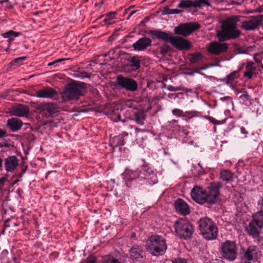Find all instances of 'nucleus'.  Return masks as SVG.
<instances>
[{"label":"nucleus","mask_w":263,"mask_h":263,"mask_svg":"<svg viewBox=\"0 0 263 263\" xmlns=\"http://www.w3.org/2000/svg\"><path fill=\"white\" fill-rule=\"evenodd\" d=\"M152 40L146 36L140 38L132 45L133 48L136 51H144L152 45Z\"/></svg>","instance_id":"19"},{"label":"nucleus","mask_w":263,"mask_h":263,"mask_svg":"<svg viewBox=\"0 0 263 263\" xmlns=\"http://www.w3.org/2000/svg\"><path fill=\"white\" fill-rule=\"evenodd\" d=\"M167 89L172 91H176L178 90H182L185 92L191 91L190 89H188L183 86H180L179 87H174L172 85H170L167 87Z\"/></svg>","instance_id":"42"},{"label":"nucleus","mask_w":263,"mask_h":263,"mask_svg":"<svg viewBox=\"0 0 263 263\" xmlns=\"http://www.w3.org/2000/svg\"><path fill=\"white\" fill-rule=\"evenodd\" d=\"M19 160L15 156H8L5 159L4 166L7 172L12 173L18 165Z\"/></svg>","instance_id":"18"},{"label":"nucleus","mask_w":263,"mask_h":263,"mask_svg":"<svg viewBox=\"0 0 263 263\" xmlns=\"http://www.w3.org/2000/svg\"><path fill=\"white\" fill-rule=\"evenodd\" d=\"M237 247L234 241L226 240L222 243L219 248V251L222 258L230 261H233L237 257Z\"/></svg>","instance_id":"7"},{"label":"nucleus","mask_w":263,"mask_h":263,"mask_svg":"<svg viewBox=\"0 0 263 263\" xmlns=\"http://www.w3.org/2000/svg\"><path fill=\"white\" fill-rule=\"evenodd\" d=\"M122 111V109L121 108L120 109L118 107L114 106L108 111L107 114L109 118L114 122L124 121L123 120L121 119V114Z\"/></svg>","instance_id":"23"},{"label":"nucleus","mask_w":263,"mask_h":263,"mask_svg":"<svg viewBox=\"0 0 263 263\" xmlns=\"http://www.w3.org/2000/svg\"><path fill=\"white\" fill-rule=\"evenodd\" d=\"M172 113L175 116L178 117H187V115H191L192 112L186 111L184 112L182 110L180 109L175 108L172 110Z\"/></svg>","instance_id":"41"},{"label":"nucleus","mask_w":263,"mask_h":263,"mask_svg":"<svg viewBox=\"0 0 263 263\" xmlns=\"http://www.w3.org/2000/svg\"><path fill=\"white\" fill-rule=\"evenodd\" d=\"M148 176L146 177V179L148 180L149 184H154L158 182V180L157 179L156 175L154 173V171L152 170H150L148 172Z\"/></svg>","instance_id":"36"},{"label":"nucleus","mask_w":263,"mask_h":263,"mask_svg":"<svg viewBox=\"0 0 263 263\" xmlns=\"http://www.w3.org/2000/svg\"><path fill=\"white\" fill-rule=\"evenodd\" d=\"M221 100L224 101V100H231V98L229 96H226L224 97L221 98Z\"/></svg>","instance_id":"61"},{"label":"nucleus","mask_w":263,"mask_h":263,"mask_svg":"<svg viewBox=\"0 0 263 263\" xmlns=\"http://www.w3.org/2000/svg\"><path fill=\"white\" fill-rule=\"evenodd\" d=\"M139 175L140 174L138 171H133L131 170H126L125 172V176L127 185H128V182L138 178Z\"/></svg>","instance_id":"29"},{"label":"nucleus","mask_w":263,"mask_h":263,"mask_svg":"<svg viewBox=\"0 0 263 263\" xmlns=\"http://www.w3.org/2000/svg\"><path fill=\"white\" fill-rule=\"evenodd\" d=\"M191 196L192 198L199 204H202L205 203L204 189L201 186H194L191 191Z\"/></svg>","instance_id":"15"},{"label":"nucleus","mask_w":263,"mask_h":263,"mask_svg":"<svg viewBox=\"0 0 263 263\" xmlns=\"http://www.w3.org/2000/svg\"><path fill=\"white\" fill-rule=\"evenodd\" d=\"M222 187V184L220 182H212L210 183L206 189H204L205 195V203L209 205L216 203L220 195V189Z\"/></svg>","instance_id":"8"},{"label":"nucleus","mask_w":263,"mask_h":263,"mask_svg":"<svg viewBox=\"0 0 263 263\" xmlns=\"http://www.w3.org/2000/svg\"><path fill=\"white\" fill-rule=\"evenodd\" d=\"M174 226L176 233L180 238L187 240L192 237L194 229L188 220L180 218L174 223Z\"/></svg>","instance_id":"6"},{"label":"nucleus","mask_w":263,"mask_h":263,"mask_svg":"<svg viewBox=\"0 0 263 263\" xmlns=\"http://www.w3.org/2000/svg\"><path fill=\"white\" fill-rule=\"evenodd\" d=\"M145 33L152 36L153 39L162 40L164 42H169L174 47L179 50H188L191 47V42L181 36H173L168 33L160 30H149Z\"/></svg>","instance_id":"1"},{"label":"nucleus","mask_w":263,"mask_h":263,"mask_svg":"<svg viewBox=\"0 0 263 263\" xmlns=\"http://www.w3.org/2000/svg\"><path fill=\"white\" fill-rule=\"evenodd\" d=\"M7 136V132L6 129L0 128V138Z\"/></svg>","instance_id":"53"},{"label":"nucleus","mask_w":263,"mask_h":263,"mask_svg":"<svg viewBox=\"0 0 263 263\" xmlns=\"http://www.w3.org/2000/svg\"><path fill=\"white\" fill-rule=\"evenodd\" d=\"M39 108L47 111L50 115L54 114L56 111V107L52 103H41L39 105Z\"/></svg>","instance_id":"28"},{"label":"nucleus","mask_w":263,"mask_h":263,"mask_svg":"<svg viewBox=\"0 0 263 263\" xmlns=\"http://www.w3.org/2000/svg\"><path fill=\"white\" fill-rule=\"evenodd\" d=\"M159 53L162 56H165L170 52L172 51V48L167 44H163L158 48Z\"/></svg>","instance_id":"33"},{"label":"nucleus","mask_w":263,"mask_h":263,"mask_svg":"<svg viewBox=\"0 0 263 263\" xmlns=\"http://www.w3.org/2000/svg\"><path fill=\"white\" fill-rule=\"evenodd\" d=\"M173 263H187V261L185 259L177 258L173 261Z\"/></svg>","instance_id":"52"},{"label":"nucleus","mask_w":263,"mask_h":263,"mask_svg":"<svg viewBox=\"0 0 263 263\" xmlns=\"http://www.w3.org/2000/svg\"><path fill=\"white\" fill-rule=\"evenodd\" d=\"M90 86L89 84L83 82L73 81L68 83L61 93L64 101L78 100L83 95L82 90Z\"/></svg>","instance_id":"3"},{"label":"nucleus","mask_w":263,"mask_h":263,"mask_svg":"<svg viewBox=\"0 0 263 263\" xmlns=\"http://www.w3.org/2000/svg\"><path fill=\"white\" fill-rule=\"evenodd\" d=\"M262 14L251 16L247 20L241 22L240 28L246 31L255 30L262 25Z\"/></svg>","instance_id":"11"},{"label":"nucleus","mask_w":263,"mask_h":263,"mask_svg":"<svg viewBox=\"0 0 263 263\" xmlns=\"http://www.w3.org/2000/svg\"><path fill=\"white\" fill-rule=\"evenodd\" d=\"M240 130H241V133L242 134H243L245 135L244 136V138L247 137V135L248 134V132L247 131L246 128L243 127H241L240 128Z\"/></svg>","instance_id":"56"},{"label":"nucleus","mask_w":263,"mask_h":263,"mask_svg":"<svg viewBox=\"0 0 263 263\" xmlns=\"http://www.w3.org/2000/svg\"><path fill=\"white\" fill-rule=\"evenodd\" d=\"M174 96H175V98H176L178 97V93H176V94L169 93L168 95V97L170 98H172Z\"/></svg>","instance_id":"60"},{"label":"nucleus","mask_w":263,"mask_h":263,"mask_svg":"<svg viewBox=\"0 0 263 263\" xmlns=\"http://www.w3.org/2000/svg\"><path fill=\"white\" fill-rule=\"evenodd\" d=\"M204 68L203 67L197 68V69H196V70H195V71L194 72H189L187 73V74L190 75V76H192L194 74V72H198L199 70H202Z\"/></svg>","instance_id":"57"},{"label":"nucleus","mask_w":263,"mask_h":263,"mask_svg":"<svg viewBox=\"0 0 263 263\" xmlns=\"http://www.w3.org/2000/svg\"><path fill=\"white\" fill-rule=\"evenodd\" d=\"M21 34V33L18 32H15L13 30H9L7 32H6L2 34V35L4 38L10 39L11 37H17Z\"/></svg>","instance_id":"38"},{"label":"nucleus","mask_w":263,"mask_h":263,"mask_svg":"<svg viewBox=\"0 0 263 263\" xmlns=\"http://www.w3.org/2000/svg\"><path fill=\"white\" fill-rule=\"evenodd\" d=\"M181 132L185 135H187L189 134V132L187 131H186V129H185L184 127H182Z\"/></svg>","instance_id":"62"},{"label":"nucleus","mask_w":263,"mask_h":263,"mask_svg":"<svg viewBox=\"0 0 263 263\" xmlns=\"http://www.w3.org/2000/svg\"><path fill=\"white\" fill-rule=\"evenodd\" d=\"M23 174L21 172V173H19L18 174H17L16 175H15V176H16L17 177V179H19L22 178V176H23Z\"/></svg>","instance_id":"64"},{"label":"nucleus","mask_w":263,"mask_h":263,"mask_svg":"<svg viewBox=\"0 0 263 263\" xmlns=\"http://www.w3.org/2000/svg\"><path fill=\"white\" fill-rule=\"evenodd\" d=\"M70 59H69V58L60 59L57 60H55V61H54L53 62L49 63L48 64V66L53 65L54 66H56L59 63L61 62L62 61H66V60H70Z\"/></svg>","instance_id":"44"},{"label":"nucleus","mask_w":263,"mask_h":263,"mask_svg":"<svg viewBox=\"0 0 263 263\" xmlns=\"http://www.w3.org/2000/svg\"><path fill=\"white\" fill-rule=\"evenodd\" d=\"M10 92H12V90L10 89L6 90L0 95V97L3 99H6Z\"/></svg>","instance_id":"49"},{"label":"nucleus","mask_w":263,"mask_h":263,"mask_svg":"<svg viewBox=\"0 0 263 263\" xmlns=\"http://www.w3.org/2000/svg\"><path fill=\"white\" fill-rule=\"evenodd\" d=\"M20 181V179H17L16 180H15L14 181H13L11 183V185L12 186H14L15 184H16L17 183H18V182Z\"/></svg>","instance_id":"59"},{"label":"nucleus","mask_w":263,"mask_h":263,"mask_svg":"<svg viewBox=\"0 0 263 263\" xmlns=\"http://www.w3.org/2000/svg\"><path fill=\"white\" fill-rule=\"evenodd\" d=\"M239 70L233 71L228 74L226 78L221 80V81L226 84H232L235 79L239 77Z\"/></svg>","instance_id":"27"},{"label":"nucleus","mask_w":263,"mask_h":263,"mask_svg":"<svg viewBox=\"0 0 263 263\" xmlns=\"http://www.w3.org/2000/svg\"><path fill=\"white\" fill-rule=\"evenodd\" d=\"M191 7L194 8H200L201 7V5L200 3V0H191Z\"/></svg>","instance_id":"46"},{"label":"nucleus","mask_w":263,"mask_h":263,"mask_svg":"<svg viewBox=\"0 0 263 263\" xmlns=\"http://www.w3.org/2000/svg\"><path fill=\"white\" fill-rule=\"evenodd\" d=\"M57 95V91L52 88L45 87L36 91L33 96L42 98H52Z\"/></svg>","instance_id":"21"},{"label":"nucleus","mask_w":263,"mask_h":263,"mask_svg":"<svg viewBox=\"0 0 263 263\" xmlns=\"http://www.w3.org/2000/svg\"><path fill=\"white\" fill-rule=\"evenodd\" d=\"M183 12V10H181L177 9H170L167 6H165L162 12V14H179Z\"/></svg>","instance_id":"37"},{"label":"nucleus","mask_w":263,"mask_h":263,"mask_svg":"<svg viewBox=\"0 0 263 263\" xmlns=\"http://www.w3.org/2000/svg\"><path fill=\"white\" fill-rule=\"evenodd\" d=\"M174 207L176 212L186 216L190 213V208L187 203L183 199L178 198L174 203Z\"/></svg>","instance_id":"17"},{"label":"nucleus","mask_w":263,"mask_h":263,"mask_svg":"<svg viewBox=\"0 0 263 263\" xmlns=\"http://www.w3.org/2000/svg\"><path fill=\"white\" fill-rule=\"evenodd\" d=\"M261 210L260 211H263V197H261L259 201Z\"/></svg>","instance_id":"58"},{"label":"nucleus","mask_w":263,"mask_h":263,"mask_svg":"<svg viewBox=\"0 0 263 263\" xmlns=\"http://www.w3.org/2000/svg\"><path fill=\"white\" fill-rule=\"evenodd\" d=\"M8 175H6L4 176L0 177V190L2 191L4 189L5 184L6 182H8Z\"/></svg>","instance_id":"43"},{"label":"nucleus","mask_w":263,"mask_h":263,"mask_svg":"<svg viewBox=\"0 0 263 263\" xmlns=\"http://www.w3.org/2000/svg\"><path fill=\"white\" fill-rule=\"evenodd\" d=\"M9 110L11 115L20 117L26 116L29 114V107L27 105L22 104L12 106Z\"/></svg>","instance_id":"14"},{"label":"nucleus","mask_w":263,"mask_h":263,"mask_svg":"<svg viewBox=\"0 0 263 263\" xmlns=\"http://www.w3.org/2000/svg\"><path fill=\"white\" fill-rule=\"evenodd\" d=\"M153 82H147V87L151 88L152 85H153Z\"/></svg>","instance_id":"63"},{"label":"nucleus","mask_w":263,"mask_h":263,"mask_svg":"<svg viewBox=\"0 0 263 263\" xmlns=\"http://www.w3.org/2000/svg\"><path fill=\"white\" fill-rule=\"evenodd\" d=\"M22 125L23 122L20 119L15 118L8 119L6 124V126L13 132L20 130Z\"/></svg>","instance_id":"22"},{"label":"nucleus","mask_w":263,"mask_h":263,"mask_svg":"<svg viewBox=\"0 0 263 263\" xmlns=\"http://www.w3.org/2000/svg\"><path fill=\"white\" fill-rule=\"evenodd\" d=\"M228 49V46L227 43L213 42L209 44L207 51L211 54L218 55L225 53Z\"/></svg>","instance_id":"13"},{"label":"nucleus","mask_w":263,"mask_h":263,"mask_svg":"<svg viewBox=\"0 0 263 263\" xmlns=\"http://www.w3.org/2000/svg\"><path fill=\"white\" fill-rule=\"evenodd\" d=\"M145 118L146 115L143 112L137 111L134 113L133 116V120L139 124L143 125Z\"/></svg>","instance_id":"30"},{"label":"nucleus","mask_w":263,"mask_h":263,"mask_svg":"<svg viewBox=\"0 0 263 263\" xmlns=\"http://www.w3.org/2000/svg\"><path fill=\"white\" fill-rule=\"evenodd\" d=\"M177 7L184 9L190 8H191V0H182Z\"/></svg>","instance_id":"40"},{"label":"nucleus","mask_w":263,"mask_h":263,"mask_svg":"<svg viewBox=\"0 0 263 263\" xmlns=\"http://www.w3.org/2000/svg\"><path fill=\"white\" fill-rule=\"evenodd\" d=\"M258 248L255 246L249 247L240 257V263H252L257 259L258 253Z\"/></svg>","instance_id":"12"},{"label":"nucleus","mask_w":263,"mask_h":263,"mask_svg":"<svg viewBox=\"0 0 263 263\" xmlns=\"http://www.w3.org/2000/svg\"><path fill=\"white\" fill-rule=\"evenodd\" d=\"M25 59H26V57H25L15 59L12 61L11 64L13 65H15L16 64H18L19 63V62L22 61Z\"/></svg>","instance_id":"50"},{"label":"nucleus","mask_w":263,"mask_h":263,"mask_svg":"<svg viewBox=\"0 0 263 263\" xmlns=\"http://www.w3.org/2000/svg\"><path fill=\"white\" fill-rule=\"evenodd\" d=\"M115 86L119 89H124L127 91L134 92L138 90L137 82L132 78L120 74L116 77Z\"/></svg>","instance_id":"9"},{"label":"nucleus","mask_w":263,"mask_h":263,"mask_svg":"<svg viewBox=\"0 0 263 263\" xmlns=\"http://www.w3.org/2000/svg\"><path fill=\"white\" fill-rule=\"evenodd\" d=\"M256 68L255 67V63L252 61L248 62L246 66V71L243 73V77L248 79H251L254 75H256L255 70Z\"/></svg>","instance_id":"24"},{"label":"nucleus","mask_w":263,"mask_h":263,"mask_svg":"<svg viewBox=\"0 0 263 263\" xmlns=\"http://www.w3.org/2000/svg\"><path fill=\"white\" fill-rule=\"evenodd\" d=\"M201 234L206 240H215L218 237V228L215 223L206 217L201 218L198 222Z\"/></svg>","instance_id":"4"},{"label":"nucleus","mask_w":263,"mask_h":263,"mask_svg":"<svg viewBox=\"0 0 263 263\" xmlns=\"http://www.w3.org/2000/svg\"><path fill=\"white\" fill-rule=\"evenodd\" d=\"M206 118L214 124H218V121L216 120L215 118H213L212 117L208 116Z\"/></svg>","instance_id":"54"},{"label":"nucleus","mask_w":263,"mask_h":263,"mask_svg":"<svg viewBox=\"0 0 263 263\" xmlns=\"http://www.w3.org/2000/svg\"><path fill=\"white\" fill-rule=\"evenodd\" d=\"M130 258L134 262L140 261L144 256V252L141 246L134 245L129 250Z\"/></svg>","instance_id":"16"},{"label":"nucleus","mask_w":263,"mask_h":263,"mask_svg":"<svg viewBox=\"0 0 263 263\" xmlns=\"http://www.w3.org/2000/svg\"><path fill=\"white\" fill-rule=\"evenodd\" d=\"M241 16L233 15L223 20L221 25V30L218 33L221 41H226L238 38L241 31L237 29V23L240 21Z\"/></svg>","instance_id":"2"},{"label":"nucleus","mask_w":263,"mask_h":263,"mask_svg":"<svg viewBox=\"0 0 263 263\" xmlns=\"http://www.w3.org/2000/svg\"><path fill=\"white\" fill-rule=\"evenodd\" d=\"M145 247L146 250L154 256L163 255L167 249L165 239L158 235L150 236Z\"/></svg>","instance_id":"5"},{"label":"nucleus","mask_w":263,"mask_h":263,"mask_svg":"<svg viewBox=\"0 0 263 263\" xmlns=\"http://www.w3.org/2000/svg\"><path fill=\"white\" fill-rule=\"evenodd\" d=\"M241 98L245 99L247 101L250 100L251 97L247 91H244L243 94L240 96Z\"/></svg>","instance_id":"51"},{"label":"nucleus","mask_w":263,"mask_h":263,"mask_svg":"<svg viewBox=\"0 0 263 263\" xmlns=\"http://www.w3.org/2000/svg\"><path fill=\"white\" fill-rule=\"evenodd\" d=\"M258 225V223L253 218L246 229L248 234L249 235L252 236L254 238H257L259 237L260 229L261 228L259 227Z\"/></svg>","instance_id":"20"},{"label":"nucleus","mask_w":263,"mask_h":263,"mask_svg":"<svg viewBox=\"0 0 263 263\" xmlns=\"http://www.w3.org/2000/svg\"><path fill=\"white\" fill-rule=\"evenodd\" d=\"M109 144L114 148L120 145H124L125 143L123 137L118 135L114 137L112 139H110Z\"/></svg>","instance_id":"31"},{"label":"nucleus","mask_w":263,"mask_h":263,"mask_svg":"<svg viewBox=\"0 0 263 263\" xmlns=\"http://www.w3.org/2000/svg\"><path fill=\"white\" fill-rule=\"evenodd\" d=\"M200 5H201V6L203 5H206L207 6H211L210 3L207 0H200Z\"/></svg>","instance_id":"55"},{"label":"nucleus","mask_w":263,"mask_h":263,"mask_svg":"<svg viewBox=\"0 0 263 263\" xmlns=\"http://www.w3.org/2000/svg\"><path fill=\"white\" fill-rule=\"evenodd\" d=\"M253 219L258 223V226L263 228V211H259L253 215Z\"/></svg>","instance_id":"34"},{"label":"nucleus","mask_w":263,"mask_h":263,"mask_svg":"<svg viewBox=\"0 0 263 263\" xmlns=\"http://www.w3.org/2000/svg\"><path fill=\"white\" fill-rule=\"evenodd\" d=\"M116 15L117 13L116 12H110L101 15L99 18L103 17V16H105V18L104 20V22L106 25H108L111 24V21L113 20L116 18Z\"/></svg>","instance_id":"32"},{"label":"nucleus","mask_w":263,"mask_h":263,"mask_svg":"<svg viewBox=\"0 0 263 263\" xmlns=\"http://www.w3.org/2000/svg\"><path fill=\"white\" fill-rule=\"evenodd\" d=\"M13 145L10 143H9L7 140H5L4 141L0 143V147H10L11 146H12Z\"/></svg>","instance_id":"47"},{"label":"nucleus","mask_w":263,"mask_h":263,"mask_svg":"<svg viewBox=\"0 0 263 263\" xmlns=\"http://www.w3.org/2000/svg\"><path fill=\"white\" fill-rule=\"evenodd\" d=\"M79 77L82 78H90L91 76V73H88L85 71L81 72L79 73Z\"/></svg>","instance_id":"48"},{"label":"nucleus","mask_w":263,"mask_h":263,"mask_svg":"<svg viewBox=\"0 0 263 263\" xmlns=\"http://www.w3.org/2000/svg\"><path fill=\"white\" fill-rule=\"evenodd\" d=\"M102 263H120V262L113 256L107 255L103 258Z\"/></svg>","instance_id":"39"},{"label":"nucleus","mask_w":263,"mask_h":263,"mask_svg":"<svg viewBox=\"0 0 263 263\" xmlns=\"http://www.w3.org/2000/svg\"><path fill=\"white\" fill-rule=\"evenodd\" d=\"M191 58L189 59L192 64H195L202 59L203 55L200 52H195L190 54Z\"/></svg>","instance_id":"35"},{"label":"nucleus","mask_w":263,"mask_h":263,"mask_svg":"<svg viewBox=\"0 0 263 263\" xmlns=\"http://www.w3.org/2000/svg\"><path fill=\"white\" fill-rule=\"evenodd\" d=\"M200 25L195 22L181 23L174 29L176 34L187 36L200 28Z\"/></svg>","instance_id":"10"},{"label":"nucleus","mask_w":263,"mask_h":263,"mask_svg":"<svg viewBox=\"0 0 263 263\" xmlns=\"http://www.w3.org/2000/svg\"><path fill=\"white\" fill-rule=\"evenodd\" d=\"M96 257L93 255H90L86 258L84 263H96Z\"/></svg>","instance_id":"45"},{"label":"nucleus","mask_w":263,"mask_h":263,"mask_svg":"<svg viewBox=\"0 0 263 263\" xmlns=\"http://www.w3.org/2000/svg\"><path fill=\"white\" fill-rule=\"evenodd\" d=\"M133 71H136L140 68L141 61L138 56L135 55L127 59Z\"/></svg>","instance_id":"26"},{"label":"nucleus","mask_w":263,"mask_h":263,"mask_svg":"<svg viewBox=\"0 0 263 263\" xmlns=\"http://www.w3.org/2000/svg\"><path fill=\"white\" fill-rule=\"evenodd\" d=\"M220 178L226 182L233 181L236 177L233 173L230 170H222L220 172Z\"/></svg>","instance_id":"25"}]
</instances>
